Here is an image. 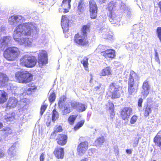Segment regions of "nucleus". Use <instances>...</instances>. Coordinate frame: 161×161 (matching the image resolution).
Listing matches in <instances>:
<instances>
[{"label": "nucleus", "mask_w": 161, "mask_h": 161, "mask_svg": "<svg viewBox=\"0 0 161 161\" xmlns=\"http://www.w3.org/2000/svg\"><path fill=\"white\" fill-rule=\"evenodd\" d=\"M56 140L57 143L59 145H65L67 143L68 140V136L66 134H59L56 137Z\"/></svg>", "instance_id": "obj_14"}, {"label": "nucleus", "mask_w": 161, "mask_h": 161, "mask_svg": "<svg viewBox=\"0 0 161 161\" xmlns=\"http://www.w3.org/2000/svg\"><path fill=\"white\" fill-rule=\"evenodd\" d=\"M110 115L113 116H114L115 115V113L114 111V109L113 110H111V112L110 113Z\"/></svg>", "instance_id": "obj_52"}, {"label": "nucleus", "mask_w": 161, "mask_h": 161, "mask_svg": "<svg viewBox=\"0 0 161 161\" xmlns=\"http://www.w3.org/2000/svg\"><path fill=\"white\" fill-rule=\"evenodd\" d=\"M85 121L84 120H81L77 122L74 127V130L76 131L81 127L84 125Z\"/></svg>", "instance_id": "obj_34"}, {"label": "nucleus", "mask_w": 161, "mask_h": 161, "mask_svg": "<svg viewBox=\"0 0 161 161\" xmlns=\"http://www.w3.org/2000/svg\"><path fill=\"white\" fill-rule=\"evenodd\" d=\"M3 124L2 122H0V129L3 127Z\"/></svg>", "instance_id": "obj_57"}, {"label": "nucleus", "mask_w": 161, "mask_h": 161, "mask_svg": "<svg viewBox=\"0 0 161 161\" xmlns=\"http://www.w3.org/2000/svg\"><path fill=\"white\" fill-rule=\"evenodd\" d=\"M27 86L29 87L26 91V92H29L30 93L34 92L37 89V86L33 83L29 84L27 85Z\"/></svg>", "instance_id": "obj_32"}, {"label": "nucleus", "mask_w": 161, "mask_h": 161, "mask_svg": "<svg viewBox=\"0 0 161 161\" xmlns=\"http://www.w3.org/2000/svg\"><path fill=\"white\" fill-rule=\"evenodd\" d=\"M62 9L60 8L59 9V12H62Z\"/></svg>", "instance_id": "obj_58"}, {"label": "nucleus", "mask_w": 161, "mask_h": 161, "mask_svg": "<svg viewBox=\"0 0 161 161\" xmlns=\"http://www.w3.org/2000/svg\"><path fill=\"white\" fill-rule=\"evenodd\" d=\"M111 75V70L109 67H107L103 69L100 74V75L103 76H108Z\"/></svg>", "instance_id": "obj_28"}, {"label": "nucleus", "mask_w": 161, "mask_h": 161, "mask_svg": "<svg viewBox=\"0 0 161 161\" xmlns=\"http://www.w3.org/2000/svg\"><path fill=\"white\" fill-rule=\"evenodd\" d=\"M44 154L43 153H42L40 156V161H44Z\"/></svg>", "instance_id": "obj_47"}, {"label": "nucleus", "mask_w": 161, "mask_h": 161, "mask_svg": "<svg viewBox=\"0 0 161 161\" xmlns=\"http://www.w3.org/2000/svg\"><path fill=\"white\" fill-rule=\"evenodd\" d=\"M56 96L54 92L51 93L48 97V100L51 103H52L55 100Z\"/></svg>", "instance_id": "obj_35"}, {"label": "nucleus", "mask_w": 161, "mask_h": 161, "mask_svg": "<svg viewBox=\"0 0 161 161\" xmlns=\"http://www.w3.org/2000/svg\"><path fill=\"white\" fill-rule=\"evenodd\" d=\"M153 161H156V160H153Z\"/></svg>", "instance_id": "obj_59"}, {"label": "nucleus", "mask_w": 161, "mask_h": 161, "mask_svg": "<svg viewBox=\"0 0 161 161\" xmlns=\"http://www.w3.org/2000/svg\"><path fill=\"white\" fill-rule=\"evenodd\" d=\"M158 5L160 9L159 12L161 13V1L158 2Z\"/></svg>", "instance_id": "obj_51"}, {"label": "nucleus", "mask_w": 161, "mask_h": 161, "mask_svg": "<svg viewBox=\"0 0 161 161\" xmlns=\"http://www.w3.org/2000/svg\"><path fill=\"white\" fill-rule=\"evenodd\" d=\"M132 109L128 107L123 108L120 111L119 113L121 119L124 120H128L132 114Z\"/></svg>", "instance_id": "obj_11"}, {"label": "nucleus", "mask_w": 161, "mask_h": 161, "mask_svg": "<svg viewBox=\"0 0 161 161\" xmlns=\"http://www.w3.org/2000/svg\"><path fill=\"white\" fill-rule=\"evenodd\" d=\"M70 22L66 15H63L62 17L61 25L64 32H68L69 30V23Z\"/></svg>", "instance_id": "obj_15"}, {"label": "nucleus", "mask_w": 161, "mask_h": 161, "mask_svg": "<svg viewBox=\"0 0 161 161\" xmlns=\"http://www.w3.org/2000/svg\"><path fill=\"white\" fill-rule=\"evenodd\" d=\"M142 88L141 93L143 98H145L149 93V90L150 89V86L148 81L145 80L143 82Z\"/></svg>", "instance_id": "obj_17"}, {"label": "nucleus", "mask_w": 161, "mask_h": 161, "mask_svg": "<svg viewBox=\"0 0 161 161\" xmlns=\"http://www.w3.org/2000/svg\"><path fill=\"white\" fill-rule=\"evenodd\" d=\"M138 119V116L136 115H133L130 119V123L131 124H134L135 123Z\"/></svg>", "instance_id": "obj_42"}, {"label": "nucleus", "mask_w": 161, "mask_h": 161, "mask_svg": "<svg viewBox=\"0 0 161 161\" xmlns=\"http://www.w3.org/2000/svg\"><path fill=\"white\" fill-rule=\"evenodd\" d=\"M33 77V75L27 71L19 70L15 74L16 81L22 84H27L31 82Z\"/></svg>", "instance_id": "obj_3"}, {"label": "nucleus", "mask_w": 161, "mask_h": 161, "mask_svg": "<svg viewBox=\"0 0 161 161\" xmlns=\"http://www.w3.org/2000/svg\"><path fill=\"white\" fill-rule=\"evenodd\" d=\"M107 47L103 45L98 46L96 49L98 53L107 59H112L115 57V51L112 49H106Z\"/></svg>", "instance_id": "obj_7"}, {"label": "nucleus", "mask_w": 161, "mask_h": 161, "mask_svg": "<svg viewBox=\"0 0 161 161\" xmlns=\"http://www.w3.org/2000/svg\"><path fill=\"white\" fill-rule=\"evenodd\" d=\"M80 161H88V159L87 158H84L81 159Z\"/></svg>", "instance_id": "obj_55"}, {"label": "nucleus", "mask_w": 161, "mask_h": 161, "mask_svg": "<svg viewBox=\"0 0 161 161\" xmlns=\"http://www.w3.org/2000/svg\"><path fill=\"white\" fill-rule=\"evenodd\" d=\"M19 19V17L17 15H13L10 17L8 20L10 23H13L17 21Z\"/></svg>", "instance_id": "obj_37"}, {"label": "nucleus", "mask_w": 161, "mask_h": 161, "mask_svg": "<svg viewBox=\"0 0 161 161\" xmlns=\"http://www.w3.org/2000/svg\"><path fill=\"white\" fill-rule=\"evenodd\" d=\"M48 54L47 51L45 50L39 51L38 55V63L40 66H42L48 63Z\"/></svg>", "instance_id": "obj_9"}, {"label": "nucleus", "mask_w": 161, "mask_h": 161, "mask_svg": "<svg viewBox=\"0 0 161 161\" xmlns=\"http://www.w3.org/2000/svg\"><path fill=\"white\" fill-rule=\"evenodd\" d=\"M117 6V4L116 2L114 1H111L108 3L107 9L109 12V13L113 12V10Z\"/></svg>", "instance_id": "obj_27"}, {"label": "nucleus", "mask_w": 161, "mask_h": 161, "mask_svg": "<svg viewBox=\"0 0 161 161\" xmlns=\"http://www.w3.org/2000/svg\"><path fill=\"white\" fill-rule=\"evenodd\" d=\"M89 12L90 18L95 19L97 16L98 7L95 0H89Z\"/></svg>", "instance_id": "obj_10"}, {"label": "nucleus", "mask_w": 161, "mask_h": 161, "mask_svg": "<svg viewBox=\"0 0 161 161\" xmlns=\"http://www.w3.org/2000/svg\"><path fill=\"white\" fill-rule=\"evenodd\" d=\"M89 147L88 142H82L78 144L77 148V152L79 155L83 154L87 151Z\"/></svg>", "instance_id": "obj_12"}, {"label": "nucleus", "mask_w": 161, "mask_h": 161, "mask_svg": "<svg viewBox=\"0 0 161 161\" xmlns=\"http://www.w3.org/2000/svg\"><path fill=\"white\" fill-rule=\"evenodd\" d=\"M14 118V116H12L11 117L8 118V119L9 121L12 120Z\"/></svg>", "instance_id": "obj_54"}, {"label": "nucleus", "mask_w": 161, "mask_h": 161, "mask_svg": "<svg viewBox=\"0 0 161 161\" xmlns=\"http://www.w3.org/2000/svg\"><path fill=\"white\" fill-rule=\"evenodd\" d=\"M47 107V105L46 104L43 103L41 105L40 111V114L42 116V115Z\"/></svg>", "instance_id": "obj_38"}, {"label": "nucleus", "mask_w": 161, "mask_h": 161, "mask_svg": "<svg viewBox=\"0 0 161 161\" xmlns=\"http://www.w3.org/2000/svg\"><path fill=\"white\" fill-rule=\"evenodd\" d=\"M103 37L106 40L110 39H112V36L110 32L105 33L103 35Z\"/></svg>", "instance_id": "obj_41"}, {"label": "nucleus", "mask_w": 161, "mask_h": 161, "mask_svg": "<svg viewBox=\"0 0 161 161\" xmlns=\"http://www.w3.org/2000/svg\"><path fill=\"white\" fill-rule=\"evenodd\" d=\"M50 123H51L50 121H49L48 122H47L46 123V125L47 126H48L50 125Z\"/></svg>", "instance_id": "obj_56"}, {"label": "nucleus", "mask_w": 161, "mask_h": 161, "mask_svg": "<svg viewBox=\"0 0 161 161\" xmlns=\"http://www.w3.org/2000/svg\"><path fill=\"white\" fill-rule=\"evenodd\" d=\"M156 145L159 147L161 150V137L157 134L154 137L153 140Z\"/></svg>", "instance_id": "obj_31"}, {"label": "nucleus", "mask_w": 161, "mask_h": 161, "mask_svg": "<svg viewBox=\"0 0 161 161\" xmlns=\"http://www.w3.org/2000/svg\"><path fill=\"white\" fill-rule=\"evenodd\" d=\"M108 104L109 106L108 109L110 110H114V104L112 102L109 101L108 102Z\"/></svg>", "instance_id": "obj_45"}, {"label": "nucleus", "mask_w": 161, "mask_h": 161, "mask_svg": "<svg viewBox=\"0 0 161 161\" xmlns=\"http://www.w3.org/2000/svg\"><path fill=\"white\" fill-rule=\"evenodd\" d=\"M8 39L7 37H4L2 40L1 43H0V47L2 46H6L7 45L8 42Z\"/></svg>", "instance_id": "obj_40"}, {"label": "nucleus", "mask_w": 161, "mask_h": 161, "mask_svg": "<svg viewBox=\"0 0 161 161\" xmlns=\"http://www.w3.org/2000/svg\"><path fill=\"white\" fill-rule=\"evenodd\" d=\"M53 153L58 159H63L64 156V149L63 147L57 146L54 149Z\"/></svg>", "instance_id": "obj_13"}, {"label": "nucleus", "mask_w": 161, "mask_h": 161, "mask_svg": "<svg viewBox=\"0 0 161 161\" xmlns=\"http://www.w3.org/2000/svg\"><path fill=\"white\" fill-rule=\"evenodd\" d=\"M98 2L100 4H102L106 3L107 0H98Z\"/></svg>", "instance_id": "obj_50"}, {"label": "nucleus", "mask_w": 161, "mask_h": 161, "mask_svg": "<svg viewBox=\"0 0 161 161\" xmlns=\"http://www.w3.org/2000/svg\"><path fill=\"white\" fill-rule=\"evenodd\" d=\"M2 130L5 132V134L7 135L11 134L12 133V130L10 127H6L3 129Z\"/></svg>", "instance_id": "obj_36"}, {"label": "nucleus", "mask_w": 161, "mask_h": 161, "mask_svg": "<svg viewBox=\"0 0 161 161\" xmlns=\"http://www.w3.org/2000/svg\"><path fill=\"white\" fill-rule=\"evenodd\" d=\"M59 114L56 109H54L52 111V119L53 122L58 118Z\"/></svg>", "instance_id": "obj_33"}, {"label": "nucleus", "mask_w": 161, "mask_h": 161, "mask_svg": "<svg viewBox=\"0 0 161 161\" xmlns=\"http://www.w3.org/2000/svg\"><path fill=\"white\" fill-rule=\"evenodd\" d=\"M102 85L101 84H100L98 86H96L94 88V90L96 91H97L99 90L100 88L101 87Z\"/></svg>", "instance_id": "obj_48"}, {"label": "nucleus", "mask_w": 161, "mask_h": 161, "mask_svg": "<svg viewBox=\"0 0 161 161\" xmlns=\"http://www.w3.org/2000/svg\"><path fill=\"white\" fill-rule=\"evenodd\" d=\"M74 109L73 101H71L68 102L63 106L62 114L65 115L69 114Z\"/></svg>", "instance_id": "obj_16"}, {"label": "nucleus", "mask_w": 161, "mask_h": 161, "mask_svg": "<svg viewBox=\"0 0 161 161\" xmlns=\"http://www.w3.org/2000/svg\"><path fill=\"white\" fill-rule=\"evenodd\" d=\"M108 16L109 20L111 23L115 24L118 22V17L114 12L109 13Z\"/></svg>", "instance_id": "obj_25"}, {"label": "nucleus", "mask_w": 161, "mask_h": 161, "mask_svg": "<svg viewBox=\"0 0 161 161\" xmlns=\"http://www.w3.org/2000/svg\"><path fill=\"white\" fill-rule=\"evenodd\" d=\"M36 57L33 55L26 54L23 56L20 60V64L23 67L32 68L36 64Z\"/></svg>", "instance_id": "obj_6"}, {"label": "nucleus", "mask_w": 161, "mask_h": 161, "mask_svg": "<svg viewBox=\"0 0 161 161\" xmlns=\"http://www.w3.org/2000/svg\"><path fill=\"white\" fill-rule=\"evenodd\" d=\"M77 115H70L67 119L68 123L70 125H73L77 117Z\"/></svg>", "instance_id": "obj_29"}, {"label": "nucleus", "mask_w": 161, "mask_h": 161, "mask_svg": "<svg viewBox=\"0 0 161 161\" xmlns=\"http://www.w3.org/2000/svg\"><path fill=\"white\" fill-rule=\"evenodd\" d=\"M4 156V153L3 150L0 148V158H2Z\"/></svg>", "instance_id": "obj_49"}, {"label": "nucleus", "mask_w": 161, "mask_h": 161, "mask_svg": "<svg viewBox=\"0 0 161 161\" xmlns=\"http://www.w3.org/2000/svg\"><path fill=\"white\" fill-rule=\"evenodd\" d=\"M85 0H79L78 2L77 12L79 14H82L85 10Z\"/></svg>", "instance_id": "obj_20"}, {"label": "nucleus", "mask_w": 161, "mask_h": 161, "mask_svg": "<svg viewBox=\"0 0 161 161\" xmlns=\"http://www.w3.org/2000/svg\"><path fill=\"white\" fill-rule=\"evenodd\" d=\"M63 130V129L61 126H56L51 134L50 138H55L57 135V134L58 132H60L62 131Z\"/></svg>", "instance_id": "obj_26"}, {"label": "nucleus", "mask_w": 161, "mask_h": 161, "mask_svg": "<svg viewBox=\"0 0 161 161\" xmlns=\"http://www.w3.org/2000/svg\"><path fill=\"white\" fill-rule=\"evenodd\" d=\"M138 76L133 70L130 71L128 81V92L129 95H132L134 92H137L139 87V84L135 83L134 78L137 77Z\"/></svg>", "instance_id": "obj_5"}, {"label": "nucleus", "mask_w": 161, "mask_h": 161, "mask_svg": "<svg viewBox=\"0 0 161 161\" xmlns=\"http://www.w3.org/2000/svg\"><path fill=\"white\" fill-rule=\"evenodd\" d=\"M36 30V26L32 24L25 23L19 24L14 31L13 38L16 41L24 44L25 46H29L31 42L28 38H21L22 36H30L34 31Z\"/></svg>", "instance_id": "obj_1"}, {"label": "nucleus", "mask_w": 161, "mask_h": 161, "mask_svg": "<svg viewBox=\"0 0 161 161\" xmlns=\"http://www.w3.org/2000/svg\"><path fill=\"white\" fill-rule=\"evenodd\" d=\"M104 138L101 137L98 138L96 141V142L99 145H101L104 142Z\"/></svg>", "instance_id": "obj_43"}, {"label": "nucleus", "mask_w": 161, "mask_h": 161, "mask_svg": "<svg viewBox=\"0 0 161 161\" xmlns=\"http://www.w3.org/2000/svg\"><path fill=\"white\" fill-rule=\"evenodd\" d=\"M8 99V94L3 90H0V104L6 103Z\"/></svg>", "instance_id": "obj_19"}, {"label": "nucleus", "mask_w": 161, "mask_h": 161, "mask_svg": "<svg viewBox=\"0 0 161 161\" xmlns=\"http://www.w3.org/2000/svg\"><path fill=\"white\" fill-rule=\"evenodd\" d=\"M91 25L90 24L83 25L81 32L75 34L74 36V43L78 46L86 47L89 46V42L88 39L87 34L90 32Z\"/></svg>", "instance_id": "obj_2"}, {"label": "nucleus", "mask_w": 161, "mask_h": 161, "mask_svg": "<svg viewBox=\"0 0 161 161\" xmlns=\"http://www.w3.org/2000/svg\"><path fill=\"white\" fill-rule=\"evenodd\" d=\"M20 54L19 48L13 46L7 48L3 52V56L8 61H13L18 58Z\"/></svg>", "instance_id": "obj_4"}, {"label": "nucleus", "mask_w": 161, "mask_h": 161, "mask_svg": "<svg viewBox=\"0 0 161 161\" xmlns=\"http://www.w3.org/2000/svg\"><path fill=\"white\" fill-rule=\"evenodd\" d=\"M74 109H76L79 112H82L86 110L85 105L82 103L73 101Z\"/></svg>", "instance_id": "obj_21"}, {"label": "nucleus", "mask_w": 161, "mask_h": 161, "mask_svg": "<svg viewBox=\"0 0 161 161\" xmlns=\"http://www.w3.org/2000/svg\"><path fill=\"white\" fill-rule=\"evenodd\" d=\"M121 88V87L117 85L115 82L111 83L108 89V92L111 93V98L115 99L119 98L120 97L119 91L120 89Z\"/></svg>", "instance_id": "obj_8"}, {"label": "nucleus", "mask_w": 161, "mask_h": 161, "mask_svg": "<svg viewBox=\"0 0 161 161\" xmlns=\"http://www.w3.org/2000/svg\"><path fill=\"white\" fill-rule=\"evenodd\" d=\"M127 153L130 154L132 152L130 149H127L126 151Z\"/></svg>", "instance_id": "obj_53"}, {"label": "nucleus", "mask_w": 161, "mask_h": 161, "mask_svg": "<svg viewBox=\"0 0 161 161\" xmlns=\"http://www.w3.org/2000/svg\"><path fill=\"white\" fill-rule=\"evenodd\" d=\"M88 61V58L86 57H85L80 61L81 64H83L85 69L87 71H89Z\"/></svg>", "instance_id": "obj_30"}, {"label": "nucleus", "mask_w": 161, "mask_h": 161, "mask_svg": "<svg viewBox=\"0 0 161 161\" xmlns=\"http://www.w3.org/2000/svg\"><path fill=\"white\" fill-rule=\"evenodd\" d=\"M143 111L144 117L147 118L149 116L150 114L152 113V107L147 104L145 105L143 109Z\"/></svg>", "instance_id": "obj_23"}, {"label": "nucleus", "mask_w": 161, "mask_h": 161, "mask_svg": "<svg viewBox=\"0 0 161 161\" xmlns=\"http://www.w3.org/2000/svg\"><path fill=\"white\" fill-rule=\"evenodd\" d=\"M71 0H63L61 4V6L64 10L63 12L64 13H67L69 12L70 8V2Z\"/></svg>", "instance_id": "obj_18"}, {"label": "nucleus", "mask_w": 161, "mask_h": 161, "mask_svg": "<svg viewBox=\"0 0 161 161\" xmlns=\"http://www.w3.org/2000/svg\"><path fill=\"white\" fill-rule=\"evenodd\" d=\"M143 101V99L142 98H140L138 99L137 103V105L138 107L140 108L142 107Z\"/></svg>", "instance_id": "obj_44"}, {"label": "nucleus", "mask_w": 161, "mask_h": 161, "mask_svg": "<svg viewBox=\"0 0 161 161\" xmlns=\"http://www.w3.org/2000/svg\"><path fill=\"white\" fill-rule=\"evenodd\" d=\"M66 97L64 96H62L60 97L59 100L58 102L59 106H61L64 103L66 100Z\"/></svg>", "instance_id": "obj_39"}, {"label": "nucleus", "mask_w": 161, "mask_h": 161, "mask_svg": "<svg viewBox=\"0 0 161 161\" xmlns=\"http://www.w3.org/2000/svg\"><path fill=\"white\" fill-rule=\"evenodd\" d=\"M8 80V78L7 75L0 72V87L3 86Z\"/></svg>", "instance_id": "obj_24"}, {"label": "nucleus", "mask_w": 161, "mask_h": 161, "mask_svg": "<svg viewBox=\"0 0 161 161\" xmlns=\"http://www.w3.org/2000/svg\"><path fill=\"white\" fill-rule=\"evenodd\" d=\"M155 60L157 62L159 61L158 54L156 51L155 52Z\"/></svg>", "instance_id": "obj_46"}, {"label": "nucleus", "mask_w": 161, "mask_h": 161, "mask_svg": "<svg viewBox=\"0 0 161 161\" xmlns=\"http://www.w3.org/2000/svg\"><path fill=\"white\" fill-rule=\"evenodd\" d=\"M18 103L17 99L14 97H10L7 104V107L9 108L15 107Z\"/></svg>", "instance_id": "obj_22"}]
</instances>
